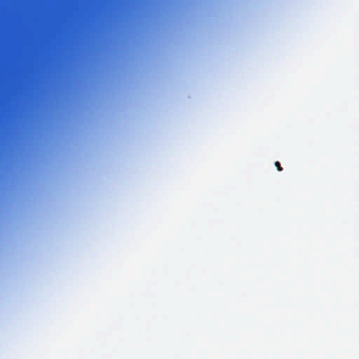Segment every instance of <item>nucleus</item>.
<instances>
[{
    "label": "nucleus",
    "mask_w": 359,
    "mask_h": 359,
    "mask_svg": "<svg viewBox=\"0 0 359 359\" xmlns=\"http://www.w3.org/2000/svg\"><path fill=\"white\" fill-rule=\"evenodd\" d=\"M275 166L276 167L278 171H282L283 168L280 165V163L278 161L275 162Z\"/></svg>",
    "instance_id": "f257e3e1"
}]
</instances>
